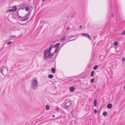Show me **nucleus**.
<instances>
[{
	"label": "nucleus",
	"instance_id": "obj_1",
	"mask_svg": "<svg viewBox=\"0 0 125 125\" xmlns=\"http://www.w3.org/2000/svg\"><path fill=\"white\" fill-rule=\"evenodd\" d=\"M31 86L33 90H34L36 89L38 87V83L37 79H34Z\"/></svg>",
	"mask_w": 125,
	"mask_h": 125
},
{
	"label": "nucleus",
	"instance_id": "obj_2",
	"mask_svg": "<svg viewBox=\"0 0 125 125\" xmlns=\"http://www.w3.org/2000/svg\"><path fill=\"white\" fill-rule=\"evenodd\" d=\"M64 103L65 109L69 108L71 104V101H68V99L65 100Z\"/></svg>",
	"mask_w": 125,
	"mask_h": 125
},
{
	"label": "nucleus",
	"instance_id": "obj_3",
	"mask_svg": "<svg viewBox=\"0 0 125 125\" xmlns=\"http://www.w3.org/2000/svg\"><path fill=\"white\" fill-rule=\"evenodd\" d=\"M13 9L9 10L8 11L9 12H13L17 10V8L16 6L13 7Z\"/></svg>",
	"mask_w": 125,
	"mask_h": 125
},
{
	"label": "nucleus",
	"instance_id": "obj_4",
	"mask_svg": "<svg viewBox=\"0 0 125 125\" xmlns=\"http://www.w3.org/2000/svg\"><path fill=\"white\" fill-rule=\"evenodd\" d=\"M49 52H48L47 49L45 50L44 51V58L47 59V56L48 55L47 54Z\"/></svg>",
	"mask_w": 125,
	"mask_h": 125
},
{
	"label": "nucleus",
	"instance_id": "obj_5",
	"mask_svg": "<svg viewBox=\"0 0 125 125\" xmlns=\"http://www.w3.org/2000/svg\"><path fill=\"white\" fill-rule=\"evenodd\" d=\"M82 35L83 36L86 37L87 38H89V39H90V37L89 35L87 34L83 33L82 34Z\"/></svg>",
	"mask_w": 125,
	"mask_h": 125
},
{
	"label": "nucleus",
	"instance_id": "obj_6",
	"mask_svg": "<svg viewBox=\"0 0 125 125\" xmlns=\"http://www.w3.org/2000/svg\"><path fill=\"white\" fill-rule=\"evenodd\" d=\"M1 73L4 75L7 76L8 74V71H0Z\"/></svg>",
	"mask_w": 125,
	"mask_h": 125
},
{
	"label": "nucleus",
	"instance_id": "obj_7",
	"mask_svg": "<svg viewBox=\"0 0 125 125\" xmlns=\"http://www.w3.org/2000/svg\"><path fill=\"white\" fill-rule=\"evenodd\" d=\"M60 45V43H56L53 47V48H59V47Z\"/></svg>",
	"mask_w": 125,
	"mask_h": 125
},
{
	"label": "nucleus",
	"instance_id": "obj_8",
	"mask_svg": "<svg viewBox=\"0 0 125 125\" xmlns=\"http://www.w3.org/2000/svg\"><path fill=\"white\" fill-rule=\"evenodd\" d=\"M112 105L111 103H109L108 104L107 106V107L109 109H110L112 108Z\"/></svg>",
	"mask_w": 125,
	"mask_h": 125
},
{
	"label": "nucleus",
	"instance_id": "obj_9",
	"mask_svg": "<svg viewBox=\"0 0 125 125\" xmlns=\"http://www.w3.org/2000/svg\"><path fill=\"white\" fill-rule=\"evenodd\" d=\"M75 88L73 87H71L70 88V91L71 92H73Z\"/></svg>",
	"mask_w": 125,
	"mask_h": 125
},
{
	"label": "nucleus",
	"instance_id": "obj_10",
	"mask_svg": "<svg viewBox=\"0 0 125 125\" xmlns=\"http://www.w3.org/2000/svg\"><path fill=\"white\" fill-rule=\"evenodd\" d=\"M29 18V16H27L24 19H21V21H26L28 20Z\"/></svg>",
	"mask_w": 125,
	"mask_h": 125
},
{
	"label": "nucleus",
	"instance_id": "obj_11",
	"mask_svg": "<svg viewBox=\"0 0 125 125\" xmlns=\"http://www.w3.org/2000/svg\"><path fill=\"white\" fill-rule=\"evenodd\" d=\"M66 38V36H64L62 38L61 40V42H63L65 40Z\"/></svg>",
	"mask_w": 125,
	"mask_h": 125
},
{
	"label": "nucleus",
	"instance_id": "obj_12",
	"mask_svg": "<svg viewBox=\"0 0 125 125\" xmlns=\"http://www.w3.org/2000/svg\"><path fill=\"white\" fill-rule=\"evenodd\" d=\"M51 52H49V53L48 54L47 56V58H49V57H51Z\"/></svg>",
	"mask_w": 125,
	"mask_h": 125
},
{
	"label": "nucleus",
	"instance_id": "obj_13",
	"mask_svg": "<svg viewBox=\"0 0 125 125\" xmlns=\"http://www.w3.org/2000/svg\"><path fill=\"white\" fill-rule=\"evenodd\" d=\"M48 77L49 78H52L53 77V76L51 74H50L48 75Z\"/></svg>",
	"mask_w": 125,
	"mask_h": 125
},
{
	"label": "nucleus",
	"instance_id": "obj_14",
	"mask_svg": "<svg viewBox=\"0 0 125 125\" xmlns=\"http://www.w3.org/2000/svg\"><path fill=\"white\" fill-rule=\"evenodd\" d=\"M94 105L95 107L97 106V102L95 99H94Z\"/></svg>",
	"mask_w": 125,
	"mask_h": 125
},
{
	"label": "nucleus",
	"instance_id": "obj_15",
	"mask_svg": "<svg viewBox=\"0 0 125 125\" xmlns=\"http://www.w3.org/2000/svg\"><path fill=\"white\" fill-rule=\"evenodd\" d=\"M52 47L53 45H52L51 46V47H50L49 49H48V50H47L48 52H50L52 50Z\"/></svg>",
	"mask_w": 125,
	"mask_h": 125
},
{
	"label": "nucleus",
	"instance_id": "obj_16",
	"mask_svg": "<svg viewBox=\"0 0 125 125\" xmlns=\"http://www.w3.org/2000/svg\"><path fill=\"white\" fill-rule=\"evenodd\" d=\"M114 44L115 46H117L118 45V42L117 41L115 42H114Z\"/></svg>",
	"mask_w": 125,
	"mask_h": 125
},
{
	"label": "nucleus",
	"instance_id": "obj_17",
	"mask_svg": "<svg viewBox=\"0 0 125 125\" xmlns=\"http://www.w3.org/2000/svg\"><path fill=\"white\" fill-rule=\"evenodd\" d=\"M46 109L47 110H48L50 109L49 106L48 105H46Z\"/></svg>",
	"mask_w": 125,
	"mask_h": 125
},
{
	"label": "nucleus",
	"instance_id": "obj_18",
	"mask_svg": "<svg viewBox=\"0 0 125 125\" xmlns=\"http://www.w3.org/2000/svg\"><path fill=\"white\" fill-rule=\"evenodd\" d=\"M94 71H92L91 73V77H92L93 76L94 74Z\"/></svg>",
	"mask_w": 125,
	"mask_h": 125
},
{
	"label": "nucleus",
	"instance_id": "obj_19",
	"mask_svg": "<svg viewBox=\"0 0 125 125\" xmlns=\"http://www.w3.org/2000/svg\"><path fill=\"white\" fill-rule=\"evenodd\" d=\"M98 67V66L96 65H95L94 67V68H93V69L94 70H95Z\"/></svg>",
	"mask_w": 125,
	"mask_h": 125
},
{
	"label": "nucleus",
	"instance_id": "obj_20",
	"mask_svg": "<svg viewBox=\"0 0 125 125\" xmlns=\"http://www.w3.org/2000/svg\"><path fill=\"white\" fill-rule=\"evenodd\" d=\"M103 115H104V116H106L107 115V113L106 112H104L103 113Z\"/></svg>",
	"mask_w": 125,
	"mask_h": 125
},
{
	"label": "nucleus",
	"instance_id": "obj_21",
	"mask_svg": "<svg viewBox=\"0 0 125 125\" xmlns=\"http://www.w3.org/2000/svg\"><path fill=\"white\" fill-rule=\"evenodd\" d=\"M58 49H59V48H56V49L54 51V53H57L58 52Z\"/></svg>",
	"mask_w": 125,
	"mask_h": 125
},
{
	"label": "nucleus",
	"instance_id": "obj_22",
	"mask_svg": "<svg viewBox=\"0 0 125 125\" xmlns=\"http://www.w3.org/2000/svg\"><path fill=\"white\" fill-rule=\"evenodd\" d=\"M94 81V78L92 79L91 80V83H93Z\"/></svg>",
	"mask_w": 125,
	"mask_h": 125
},
{
	"label": "nucleus",
	"instance_id": "obj_23",
	"mask_svg": "<svg viewBox=\"0 0 125 125\" xmlns=\"http://www.w3.org/2000/svg\"><path fill=\"white\" fill-rule=\"evenodd\" d=\"M11 41H9V42H8L7 43V45H9V44H10L11 43Z\"/></svg>",
	"mask_w": 125,
	"mask_h": 125
},
{
	"label": "nucleus",
	"instance_id": "obj_24",
	"mask_svg": "<svg viewBox=\"0 0 125 125\" xmlns=\"http://www.w3.org/2000/svg\"><path fill=\"white\" fill-rule=\"evenodd\" d=\"M29 10V7H26V9H25V10L26 11H28Z\"/></svg>",
	"mask_w": 125,
	"mask_h": 125
},
{
	"label": "nucleus",
	"instance_id": "obj_25",
	"mask_svg": "<svg viewBox=\"0 0 125 125\" xmlns=\"http://www.w3.org/2000/svg\"><path fill=\"white\" fill-rule=\"evenodd\" d=\"M86 74L85 73V74L84 76H82V78H84L86 76Z\"/></svg>",
	"mask_w": 125,
	"mask_h": 125
},
{
	"label": "nucleus",
	"instance_id": "obj_26",
	"mask_svg": "<svg viewBox=\"0 0 125 125\" xmlns=\"http://www.w3.org/2000/svg\"><path fill=\"white\" fill-rule=\"evenodd\" d=\"M122 34L123 35L125 34V30L123 32Z\"/></svg>",
	"mask_w": 125,
	"mask_h": 125
},
{
	"label": "nucleus",
	"instance_id": "obj_27",
	"mask_svg": "<svg viewBox=\"0 0 125 125\" xmlns=\"http://www.w3.org/2000/svg\"><path fill=\"white\" fill-rule=\"evenodd\" d=\"M93 86H94L93 87L94 89H96V85H93Z\"/></svg>",
	"mask_w": 125,
	"mask_h": 125
},
{
	"label": "nucleus",
	"instance_id": "obj_28",
	"mask_svg": "<svg viewBox=\"0 0 125 125\" xmlns=\"http://www.w3.org/2000/svg\"><path fill=\"white\" fill-rule=\"evenodd\" d=\"M97 112V111L96 109H95L94 110V112L95 113H96Z\"/></svg>",
	"mask_w": 125,
	"mask_h": 125
},
{
	"label": "nucleus",
	"instance_id": "obj_29",
	"mask_svg": "<svg viewBox=\"0 0 125 125\" xmlns=\"http://www.w3.org/2000/svg\"><path fill=\"white\" fill-rule=\"evenodd\" d=\"M70 27L69 26L67 28V30H68L70 29Z\"/></svg>",
	"mask_w": 125,
	"mask_h": 125
},
{
	"label": "nucleus",
	"instance_id": "obj_30",
	"mask_svg": "<svg viewBox=\"0 0 125 125\" xmlns=\"http://www.w3.org/2000/svg\"><path fill=\"white\" fill-rule=\"evenodd\" d=\"M51 70H55V68H54L53 67L52 68Z\"/></svg>",
	"mask_w": 125,
	"mask_h": 125
},
{
	"label": "nucleus",
	"instance_id": "obj_31",
	"mask_svg": "<svg viewBox=\"0 0 125 125\" xmlns=\"http://www.w3.org/2000/svg\"><path fill=\"white\" fill-rule=\"evenodd\" d=\"M52 72L53 73H55L56 71H52Z\"/></svg>",
	"mask_w": 125,
	"mask_h": 125
},
{
	"label": "nucleus",
	"instance_id": "obj_32",
	"mask_svg": "<svg viewBox=\"0 0 125 125\" xmlns=\"http://www.w3.org/2000/svg\"><path fill=\"white\" fill-rule=\"evenodd\" d=\"M12 38H16V36H12Z\"/></svg>",
	"mask_w": 125,
	"mask_h": 125
},
{
	"label": "nucleus",
	"instance_id": "obj_33",
	"mask_svg": "<svg viewBox=\"0 0 125 125\" xmlns=\"http://www.w3.org/2000/svg\"><path fill=\"white\" fill-rule=\"evenodd\" d=\"M55 115H52V117H55Z\"/></svg>",
	"mask_w": 125,
	"mask_h": 125
},
{
	"label": "nucleus",
	"instance_id": "obj_34",
	"mask_svg": "<svg viewBox=\"0 0 125 125\" xmlns=\"http://www.w3.org/2000/svg\"><path fill=\"white\" fill-rule=\"evenodd\" d=\"M59 110V108L58 107L56 109V110L57 111Z\"/></svg>",
	"mask_w": 125,
	"mask_h": 125
},
{
	"label": "nucleus",
	"instance_id": "obj_35",
	"mask_svg": "<svg viewBox=\"0 0 125 125\" xmlns=\"http://www.w3.org/2000/svg\"><path fill=\"white\" fill-rule=\"evenodd\" d=\"M123 60L124 61H125V59L124 58H123Z\"/></svg>",
	"mask_w": 125,
	"mask_h": 125
},
{
	"label": "nucleus",
	"instance_id": "obj_36",
	"mask_svg": "<svg viewBox=\"0 0 125 125\" xmlns=\"http://www.w3.org/2000/svg\"><path fill=\"white\" fill-rule=\"evenodd\" d=\"M53 55V54H51V57H52Z\"/></svg>",
	"mask_w": 125,
	"mask_h": 125
},
{
	"label": "nucleus",
	"instance_id": "obj_37",
	"mask_svg": "<svg viewBox=\"0 0 125 125\" xmlns=\"http://www.w3.org/2000/svg\"><path fill=\"white\" fill-rule=\"evenodd\" d=\"M82 26H80V27H79V28H80V29H81V28H82Z\"/></svg>",
	"mask_w": 125,
	"mask_h": 125
},
{
	"label": "nucleus",
	"instance_id": "obj_38",
	"mask_svg": "<svg viewBox=\"0 0 125 125\" xmlns=\"http://www.w3.org/2000/svg\"><path fill=\"white\" fill-rule=\"evenodd\" d=\"M105 125V123H104L103 124V125Z\"/></svg>",
	"mask_w": 125,
	"mask_h": 125
},
{
	"label": "nucleus",
	"instance_id": "obj_39",
	"mask_svg": "<svg viewBox=\"0 0 125 125\" xmlns=\"http://www.w3.org/2000/svg\"><path fill=\"white\" fill-rule=\"evenodd\" d=\"M113 16H114L113 15V14H112V17H113Z\"/></svg>",
	"mask_w": 125,
	"mask_h": 125
},
{
	"label": "nucleus",
	"instance_id": "obj_40",
	"mask_svg": "<svg viewBox=\"0 0 125 125\" xmlns=\"http://www.w3.org/2000/svg\"><path fill=\"white\" fill-rule=\"evenodd\" d=\"M45 0H42V1H45Z\"/></svg>",
	"mask_w": 125,
	"mask_h": 125
},
{
	"label": "nucleus",
	"instance_id": "obj_41",
	"mask_svg": "<svg viewBox=\"0 0 125 125\" xmlns=\"http://www.w3.org/2000/svg\"><path fill=\"white\" fill-rule=\"evenodd\" d=\"M124 89L125 90V86L124 87Z\"/></svg>",
	"mask_w": 125,
	"mask_h": 125
},
{
	"label": "nucleus",
	"instance_id": "obj_42",
	"mask_svg": "<svg viewBox=\"0 0 125 125\" xmlns=\"http://www.w3.org/2000/svg\"><path fill=\"white\" fill-rule=\"evenodd\" d=\"M3 69H2L1 70H2H2H3Z\"/></svg>",
	"mask_w": 125,
	"mask_h": 125
},
{
	"label": "nucleus",
	"instance_id": "obj_43",
	"mask_svg": "<svg viewBox=\"0 0 125 125\" xmlns=\"http://www.w3.org/2000/svg\"><path fill=\"white\" fill-rule=\"evenodd\" d=\"M111 71H109V72H111Z\"/></svg>",
	"mask_w": 125,
	"mask_h": 125
},
{
	"label": "nucleus",
	"instance_id": "obj_44",
	"mask_svg": "<svg viewBox=\"0 0 125 125\" xmlns=\"http://www.w3.org/2000/svg\"><path fill=\"white\" fill-rule=\"evenodd\" d=\"M72 40H70V41H72Z\"/></svg>",
	"mask_w": 125,
	"mask_h": 125
}]
</instances>
